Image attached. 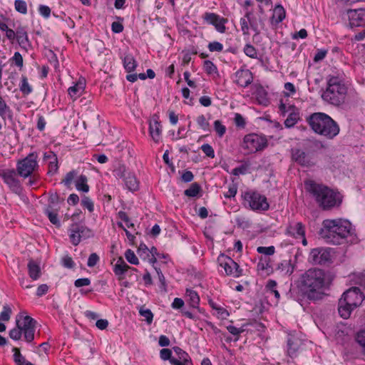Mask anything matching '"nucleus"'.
<instances>
[{
  "instance_id": "obj_13",
  "label": "nucleus",
  "mask_w": 365,
  "mask_h": 365,
  "mask_svg": "<svg viewBox=\"0 0 365 365\" xmlns=\"http://www.w3.org/2000/svg\"><path fill=\"white\" fill-rule=\"evenodd\" d=\"M69 237L71 243L76 246L81 239L88 238L91 235V231L84 225L78 223H73L69 228Z\"/></svg>"
},
{
  "instance_id": "obj_8",
  "label": "nucleus",
  "mask_w": 365,
  "mask_h": 365,
  "mask_svg": "<svg viewBox=\"0 0 365 365\" xmlns=\"http://www.w3.org/2000/svg\"><path fill=\"white\" fill-rule=\"evenodd\" d=\"M245 204L253 210H267L269 205L264 195L255 191H247L242 195Z\"/></svg>"
},
{
  "instance_id": "obj_49",
  "label": "nucleus",
  "mask_w": 365,
  "mask_h": 365,
  "mask_svg": "<svg viewBox=\"0 0 365 365\" xmlns=\"http://www.w3.org/2000/svg\"><path fill=\"white\" fill-rule=\"evenodd\" d=\"M115 175L117 178L124 179L126 177L127 173H128L126 170V168L124 165L120 164L114 170Z\"/></svg>"
},
{
  "instance_id": "obj_59",
  "label": "nucleus",
  "mask_w": 365,
  "mask_h": 365,
  "mask_svg": "<svg viewBox=\"0 0 365 365\" xmlns=\"http://www.w3.org/2000/svg\"><path fill=\"white\" fill-rule=\"evenodd\" d=\"M207 47H208V49L210 50V51H211V52H215V51L220 52L223 49V45L221 43L217 42V41L210 42L208 44Z\"/></svg>"
},
{
  "instance_id": "obj_31",
  "label": "nucleus",
  "mask_w": 365,
  "mask_h": 365,
  "mask_svg": "<svg viewBox=\"0 0 365 365\" xmlns=\"http://www.w3.org/2000/svg\"><path fill=\"white\" fill-rule=\"evenodd\" d=\"M186 295L188 297L190 306L193 308H197L200 302V297L197 293L192 289H187Z\"/></svg>"
},
{
  "instance_id": "obj_52",
  "label": "nucleus",
  "mask_w": 365,
  "mask_h": 365,
  "mask_svg": "<svg viewBox=\"0 0 365 365\" xmlns=\"http://www.w3.org/2000/svg\"><path fill=\"white\" fill-rule=\"evenodd\" d=\"M214 128L219 137H222L226 132L225 126L218 120L214 122Z\"/></svg>"
},
{
  "instance_id": "obj_16",
  "label": "nucleus",
  "mask_w": 365,
  "mask_h": 365,
  "mask_svg": "<svg viewBox=\"0 0 365 365\" xmlns=\"http://www.w3.org/2000/svg\"><path fill=\"white\" fill-rule=\"evenodd\" d=\"M177 358L174 357L170 359V364L173 365H191V359L185 351L181 349L180 347L175 346L173 348Z\"/></svg>"
},
{
  "instance_id": "obj_3",
  "label": "nucleus",
  "mask_w": 365,
  "mask_h": 365,
  "mask_svg": "<svg viewBox=\"0 0 365 365\" xmlns=\"http://www.w3.org/2000/svg\"><path fill=\"white\" fill-rule=\"evenodd\" d=\"M307 190L313 195L319 206L324 210L339 206L341 203L340 193L325 185L310 182L307 185Z\"/></svg>"
},
{
  "instance_id": "obj_47",
  "label": "nucleus",
  "mask_w": 365,
  "mask_h": 365,
  "mask_svg": "<svg viewBox=\"0 0 365 365\" xmlns=\"http://www.w3.org/2000/svg\"><path fill=\"white\" fill-rule=\"evenodd\" d=\"M202 18L207 23L212 24L216 23V21H219L220 16L215 13L206 12Z\"/></svg>"
},
{
  "instance_id": "obj_9",
  "label": "nucleus",
  "mask_w": 365,
  "mask_h": 365,
  "mask_svg": "<svg viewBox=\"0 0 365 365\" xmlns=\"http://www.w3.org/2000/svg\"><path fill=\"white\" fill-rule=\"evenodd\" d=\"M36 322L29 316H24V313H19L16 318V324L22 330L24 339L27 342H31L34 339V332Z\"/></svg>"
},
{
  "instance_id": "obj_17",
  "label": "nucleus",
  "mask_w": 365,
  "mask_h": 365,
  "mask_svg": "<svg viewBox=\"0 0 365 365\" xmlns=\"http://www.w3.org/2000/svg\"><path fill=\"white\" fill-rule=\"evenodd\" d=\"M235 82L242 87H246L253 81L251 71L246 68H241L235 73Z\"/></svg>"
},
{
  "instance_id": "obj_60",
  "label": "nucleus",
  "mask_w": 365,
  "mask_h": 365,
  "mask_svg": "<svg viewBox=\"0 0 365 365\" xmlns=\"http://www.w3.org/2000/svg\"><path fill=\"white\" fill-rule=\"evenodd\" d=\"M76 175V173L74 170L70 171L66 174L65 178L62 180V182H63L65 185L69 186L74 179Z\"/></svg>"
},
{
  "instance_id": "obj_35",
  "label": "nucleus",
  "mask_w": 365,
  "mask_h": 365,
  "mask_svg": "<svg viewBox=\"0 0 365 365\" xmlns=\"http://www.w3.org/2000/svg\"><path fill=\"white\" fill-rule=\"evenodd\" d=\"M203 68L205 71L211 76H218V71L217 66L210 60L204 61Z\"/></svg>"
},
{
  "instance_id": "obj_10",
  "label": "nucleus",
  "mask_w": 365,
  "mask_h": 365,
  "mask_svg": "<svg viewBox=\"0 0 365 365\" xmlns=\"http://www.w3.org/2000/svg\"><path fill=\"white\" fill-rule=\"evenodd\" d=\"M267 145V140L264 136L256 133H250L244 137L242 147L250 153L262 150Z\"/></svg>"
},
{
  "instance_id": "obj_58",
  "label": "nucleus",
  "mask_w": 365,
  "mask_h": 365,
  "mask_svg": "<svg viewBox=\"0 0 365 365\" xmlns=\"http://www.w3.org/2000/svg\"><path fill=\"white\" fill-rule=\"evenodd\" d=\"M197 123L203 130H209V123L203 115H199L197 118Z\"/></svg>"
},
{
  "instance_id": "obj_32",
  "label": "nucleus",
  "mask_w": 365,
  "mask_h": 365,
  "mask_svg": "<svg viewBox=\"0 0 365 365\" xmlns=\"http://www.w3.org/2000/svg\"><path fill=\"white\" fill-rule=\"evenodd\" d=\"M257 268L258 271L264 272V273L268 275L272 272V266L269 262V260L266 258H261L257 263Z\"/></svg>"
},
{
  "instance_id": "obj_64",
  "label": "nucleus",
  "mask_w": 365,
  "mask_h": 365,
  "mask_svg": "<svg viewBox=\"0 0 365 365\" xmlns=\"http://www.w3.org/2000/svg\"><path fill=\"white\" fill-rule=\"evenodd\" d=\"M12 60L15 63L16 66H17L19 68H22L24 61L23 57L19 52L14 53Z\"/></svg>"
},
{
  "instance_id": "obj_7",
  "label": "nucleus",
  "mask_w": 365,
  "mask_h": 365,
  "mask_svg": "<svg viewBox=\"0 0 365 365\" xmlns=\"http://www.w3.org/2000/svg\"><path fill=\"white\" fill-rule=\"evenodd\" d=\"M37 159V153L33 152L29 153L25 158L19 160L16 164L18 175L24 178L30 176L38 167Z\"/></svg>"
},
{
  "instance_id": "obj_2",
  "label": "nucleus",
  "mask_w": 365,
  "mask_h": 365,
  "mask_svg": "<svg viewBox=\"0 0 365 365\" xmlns=\"http://www.w3.org/2000/svg\"><path fill=\"white\" fill-rule=\"evenodd\" d=\"M319 235L327 242L333 245L347 243L354 235L349 221L344 219L324 220Z\"/></svg>"
},
{
  "instance_id": "obj_37",
  "label": "nucleus",
  "mask_w": 365,
  "mask_h": 365,
  "mask_svg": "<svg viewBox=\"0 0 365 365\" xmlns=\"http://www.w3.org/2000/svg\"><path fill=\"white\" fill-rule=\"evenodd\" d=\"M355 341L360 346L363 354L365 355V329L356 334Z\"/></svg>"
},
{
  "instance_id": "obj_56",
  "label": "nucleus",
  "mask_w": 365,
  "mask_h": 365,
  "mask_svg": "<svg viewBox=\"0 0 365 365\" xmlns=\"http://www.w3.org/2000/svg\"><path fill=\"white\" fill-rule=\"evenodd\" d=\"M201 150L207 157L211 158H215V151L210 145L207 143L203 144L201 146Z\"/></svg>"
},
{
  "instance_id": "obj_53",
  "label": "nucleus",
  "mask_w": 365,
  "mask_h": 365,
  "mask_svg": "<svg viewBox=\"0 0 365 365\" xmlns=\"http://www.w3.org/2000/svg\"><path fill=\"white\" fill-rule=\"evenodd\" d=\"M258 253L263 254L267 256H270L274 254L275 248L274 246L269 247H258L257 248Z\"/></svg>"
},
{
  "instance_id": "obj_6",
  "label": "nucleus",
  "mask_w": 365,
  "mask_h": 365,
  "mask_svg": "<svg viewBox=\"0 0 365 365\" xmlns=\"http://www.w3.org/2000/svg\"><path fill=\"white\" fill-rule=\"evenodd\" d=\"M346 95L347 87L342 79L338 76H330L322 98L329 103L339 106L345 102Z\"/></svg>"
},
{
  "instance_id": "obj_23",
  "label": "nucleus",
  "mask_w": 365,
  "mask_h": 365,
  "mask_svg": "<svg viewBox=\"0 0 365 365\" xmlns=\"http://www.w3.org/2000/svg\"><path fill=\"white\" fill-rule=\"evenodd\" d=\"M123 181L126 187L129 190L135 192L139 189V182L134 173H128L126 177L123 179Z\"/></svg>"
},
{
  "instance_id": "obj_51",
  "label": "nucleus",
  "mask_w": 365,
  "mask_h": 365,
  "mask_svg": "<svg viewBox=\"0 0 365 365\" xmlns=\"http://www.w3.org/2000/svg\"><path fill=\"white\" fill-rule=\"evenodd\" d=\"M11 314V309L8 305L4 306L3 311L0 314V321H9L10 319Z\"/></svg>"
},
{
  "instance_id": "obj_40",
  "label": "nucleus",
  "mask_w": 365,
  "mask_h": 365,
  "mask_svg": "<svg viewBox=\"0 0 365 365\" xmlns=\"http://www.w3.org/2000/svg\"><path fill=\"white\" fill-rule=\"evenodd\" d=\"M11 113V109L9 106L6 104V101L3 99V98L0 96V116L5 119L7 114Z\"/></svg>"
},
{
  "instance_id": "obj_26",
  "label": "nucleus",
  "mask_w": 365,
  "mask_h": 365,
  "mask_svg": "<svg viewBox=\"0 0 365 365\" xmlns=\"http://www.w3.org/2000/svg\"><path fill=\"white\" fill-rule=\"evenodd\" d=\"M28 269L29 277L34 279H38L41 274V268L38 264H36L34 261L30 260L28 263Z\"/></svg>"
},
{
  "instance_id": "obj_61",
  "label": "nucleus",
  "mask_w": 365,
  "mask_h": 365,
  "mask_svg": "<svg viewBox=\"0 0 365 365\" xmlns=\"http://www.w3.org/2000/svg\"><path fill=\"white\" fill-rule=\"evenodd\" d=\"M249 25H250V24H249V21H247V19H246L244 17L241 18L240 26H241V30H242L243 34H245V35L249 34V31H250Z\"/></svg>"
},
{
  "instance_id": "obj_45",
  "label": "nucleus",
  "mask_w": 365,
  "mask_h": 365,
  "mask_svg": "<svg viewBox=\"0 0 365 365\" xmlns=\"http://www.w3.org/2000/svg\"><path fill=\"white\" fill-rule=\"evenodd\" d=\"M140 316L143 317L148 324H150L153 322V314L150 309L140 308L139 310Z\"/></svg>"
},
{
  "instance_id": "obj_44",
  "label": "nucleus",
  "mask_w": 365,
  "mask_h": 365,
  "mask_svg": "<svg viewBox=\"0 0 365 365\" xmlns=\"http://www.w3.org/2000/svg\"><path fill=\"white\" fill-rule=\"evenodd\" d=\"M14 6L15 9L22 14H26L27 13L26 3L24 0H16L14 2Z\"/></svg>"
},
{
  "instance_id": "obj_43",
  "label": "nucleus",
  "mask_w": 365,
  "mask_h": 365,
  "mask_svg": "<svg viewBox=\"0 0 365 365\" xmlns=\"http://www.w3.org/2000/svg\"><path fill=\"white\" fill-rule=\"evenodd\" d=\"M299 118L297 114L294 113H290L287 118L284 121V125L287 128H292L293 127L298 121Z\"/></svg>"
},
{
  "instance_id": "obj_12",
  "label": "nucleus",
  "mask_w": 365,
  "mask_h": 365,
  "mask_svg": "<svg viewBox=\"0 0 365 365\" xmlns=\"http://www.w3.org/2000/svg\"><path fill=\"white\" fill-rule=\"evenodd\" d=\"M217 262L224 269L226 275L237 278L242 274V269L231 257L222 254L218 257Z\"/></svg>"
},
{
  "instance_id": "obj_33",
  "label": "nucleus",
  "mask_w": 365,
  "mask_h": 365,
  "mask_svg": "<svg viewBox=\"0 0 365 365\" xmlns=\"http://www.w3.org/2000/svg\"><path fill=\"white\" fill-rule=\"evenodd\" d=\"M76 187L78 190L87 192L89 190V186L87 184V178L85 175H80L76 182Z\"/></svg>"
},
{
  "instance_id": "obj_22",
  "label": "nucleus",
  "mask_w": 365,
  "mask_h": 365,
  "mask_svg": "<svg viewBox=\"0 0 365 365\" xmlns=\"http://www.w3.org/2000/svg\"><path fill=\"white\" fill-rule=\"evenodd\" d=\"M122 257H119L114 265L113 272L118 277V279L121 280L124 278L125 273L130 269Z\"/></svg>"
},
{
  "instance_id": "obj_1",
  "label": "nucleus",
  "mask_w": 365,
  "mask_h": 365,
  "mask_svg": "<svg viewBox=\"0 0 365 365\" xmlns=\"http://www.w3.org/2000/svg\"><path fill=\"white\" fill-rule=\"evenodd\" d=\"M298 283L309 300H320L324 295L323 289L327 285L325 272L319 268H310L300 275Z\"/></svg>"
},
{
  "instance_id": "obj_42",
  "label": "nucleus",
  "mask_w": 365,
  "mask_h": 365,
  "mask_svg": "<svg viewBox=\"0 0 365 365\" xmlns=\"http://www.w3.org/2000/svg\"><path fill=\"white\" fill-rule=\"evenodd\" d=\"M12 351L14 352V361L17 365H22L26 361L21 355L19 348L14 347Z\"/></svg>"
},
{
  "instance_id": "obj_14",
  "label": "nucleus",
  "mask_w": 365,
  "mask_h": 365,
  "mask_svg": "<svg viewBox=\"0 0 365 365\" xmlns=\"http://www.w3.org/2000/svg\"><path fill=\"white\" fill-rule=\"evenodd\" d=\"M14 169H6L0 171V177L9 188L16 193L21 191L19 180L16 178V173Z\"/></svg>"
},
{
  "instance_id": "obj_63",
  "label": "nucleus",
  "mask_w": 365,
  "mask_h": 365,
  "mask_svg": "<svg viewBox=\"0 0 365 365\" xmlns=\"http://www.w3.org/2000/svg\"><path fill=\"white\" fill-rule=\"evenodd\" d=\"M160 355L163 360H169L170 361V359L173 358V356H172V351L169 349H161Z\"/></svg>"
},
{
  "instance_id": "obj_25",
  "label": "nucleus",
  "mask_w": 365,
  "mask_h": 365,
  "mask_svg": "<svg viewBox=\"0 0 365 365\" xmlns=\"http://www.w3.org/2000/svg\"><path fill=\"white\" fill-rule=\"evenodd\" d=\"M85 88V83L82 81H78L74 86H71L68 89V95L73 99H76L83 92Z\"/></svg>"
},
{
  "instance_id": "obj_55",
  "label": "nucleus",
  "mask_w": 365,
  "mask_h": 365,
  "mask_svg": "<svg viewBox=\"0 0 365 365\" xmlns=\"http://www.w3.org/2000/svg\"><path fill=\"white\" fill-rule=\"evenodd\" d=\"M81 205L83 207L88 209L90 212L94 210V205L93 201L87 196H83L81 200Z\"/></svg>"
},
{
  "instance_id": "obj_4",
  "label": "nucleus",
  "mask_w": 365,
  "mask_h": 365,
  "mask_svg": "<svg viewBox=\"0 0 365 365\" xmlns=\"http://www.w3.org/2000/svg\"><path fill=\"white\" fill-rule=\"evenodd\" d=\"M312 130L320 135L331 139L338 135L339 127L337 123L324 113H314L307 118Z\"/></svg>"
},
{
  "instance_id": "obj_28",
  "label": "nucleus",
  "mask_w": 365,
  "mask_h": 365,
  "mask_svg": "<svg viewBox=\"0 0 365 365\" xmlns=\"http://www.w3.org/2000/svg\"><path fill=\"white\" fill-rule=\"evenodd\" d=\"M285 18V10L281 5H277L274 9L272 21L279 24Z\"/></svg>"
},
{
  "instance_id": "obj_48",
  "label": "nucleus",
  "mask_w": 365,
  "mask_h": 365,
  "mask_svg": "<svg viewBox=\"0 0 365 365\" xmlns=\"http://www.w3.org/2000/svg\"><path fill=\"white\" fill-rule=\"evenodd\" d=\"M227 20L224 18H220L219 21H216V23L212 24L215 29L220 33H225L226 30L225 24Z\"/></svg>"
},
{
  "instance_id": "obj_5",
  "label": "nucleus",
  "mask_w": 365,
  "mask_h": 365,
  "mask_svg": "<svg viewBox=\"0 0 365 365\" xmlns=\"http://www.w3.org/2000/svg\"><path fill=\"white\" fill-rule=\"evenodd\" d=\"M365 299L359 287H353L344 292L339 300L338 312L344 319L349 318L351 312L359 307Z\"/></svg>"
},
{
  "instance_id": "obj_54",
  "label": "nucleus",
  "mask_w": 365,
  "mask_h": 365,
  "mask_svg": "<svg viewBox=\"0 0 365 365\" xmlns=\"http://www.w3.org/2000/svg\"><path fill=\"white\" fill-rule=\"evenodd\" d=\"M252 12L250 11H247L245 17L247 21H249L250 27L255 31L256 34H258L259 33L257 26L256 23L254 21V20L252 19Z\"/></svg>"
},
{
  "instance_id": "obj_38",
  "label": "nucleus",
  "mask_w": 365,
  "mask_h": 365,
  "mask_svg": "<svg viewBox=\"0 0 365 365\" xmlns=\"http://www.w3.org/2000/svg\"><path fill=\"white\" fill-rule=\"evenodd\" d=\"M201 188L200 186L197 183L194 182L191 184L190 187L184 191V194L187 197H195L200 192Z\"/></svg>"
},
{
  "instance_id": "obj_15",
  "label": "nucleus",
  "mask_w": 365,
  "mask_h": 365,
  "mask_svg": "<svg viewBox=\"0 0 365 365\" xmlns=\"http://www.w3.org/2000/svg\"><path fill=\"white\" fill-rule=\"evenodd\" d=\"M349 24L351 27L363 26L365 25V10L354 9L348 11Z\"/></svg>"
},
{
  "instance_id": "obj_24",
  "label": "nucleus",
  "mask_w": 365,
  "mask_h": 365,
  "mask_svg": "<svg viewBox=\"0 0 365 365\" xmlns=\"http://www.w3.org/2000/svg\"><path fill=\"white\" fill-rule=\"evenodd\" d=\"M149 133L151 138L155 143H158L160 141L161 135V126L157 120H153V121L150 123Z\"/></svg>"
},
{
  "instance_id": "obj_27",
  "label": "nucleus",
  "mask_w": 365,
  "mask_h": 365,
  "mask_svg": "<svg viewBox=\"0 0 365 365\" xmlns=\"http://www.w3.org/2000/svg\"><path fill=\"white\" fill-rule=\"evenodd\" d=\"M287 353L289 356L294 357L300 347V341L297 339H289L287 341Z\"/></svg>"
},
{
  "instance_id": "obj_41",
  "label": "nucleus",
  "mask_w": 365,
  "mask_h": 365,
  "mask_svg": "<svg viewBox=\"0 0 365 365\" xmlns=\"http://www.w3.org/2000/svg\"><path fill=\"white\" fill-rule=\"evenodd\" d=\"M277 287V282L274 280L270 279L267 282L266 285V289L267 291L270 292L271 294H273L276 299L279 300L280 295L279 292L275 289Z\"/></svg>"
},
{
  "instance_id": "obj_20",
  "label": "nucleus",
  "mask_w": 365,
  "mask_h": 365,
  "mask_svg": "<svg viewBox=\"0 0 365 365\" xmlns=\"http://www.w3.org/2000/svg\"><path fill=\"white\" fill-rule=\"evenodd\" d=\"M43 160L48 161V173L51 175L56 173L58 169L57 155L53 151L46 152L43 155Z\"/></svg>"
},
{
  "instance_id": "obj_39",
  "label": "nucleus",
  "mask_w": 365,
  "mask_h": 365,
  "mask_svg": "<svg viewBox=\"0 0 365 365\" xmlns=\"http://www.w3.org/2000/svg\"><path fill=\"white\" fill-rule=\"evenodd\" d=\"M19 89L24 95H29L32 91V88L29 85L27 78L25 76H22L21 77V84L19 85Z\"/></svg>"
},
{
  "instance_id": "obj_21",
  "label": "nucleus",
  "mask_w": 365,
  "mask_h": 365,
  "mask_svg": "<svg viewBox=\"0 0 365 365\" xmlns=\"http://www.w3.org/2000/svg\"><path fill=\"white\" fill-rule=\"evenodd\" d=\"M292 158L293 160L302 166L309 165V160L307 154L300 149H292Z\"/></svg>"
},
{
  "instance_id": "obj_29",
  "label": "nucleus",
  "mask_w": 365,
  "mask_h": 365,
  "mask_svg": "<svg viewBox=\"0 0 365 365\" xmlns=\"http://www.w3.org/2000/svg\"><path fill=\"white\" fill-rule=\"evenodd\" d=\"M123 66L126 71L128 73H130L135 69L137 66V63L132 55H126L124 57Z\"/></svg>"
},
{
  "instance_id": "obj_11",
  "label": "nucleus",
  "mask_w": 365,
  "mask_h": 365,
  "mask_svg": "<svg viewBox=\"0 0 365 365\" xmlns=\"http://www.w3.org/2000/svg\"><path fill=\"white\" fill-rule=\"evenodd\" d=\"M308 262L314 265H326L331 262V249L317 247L311 250Z\"/></svg>"
},
{
  "instance_id": "obj_34",
  "label": "nucleus",
  "mask_w": 365,
  "mask_h": 365,
  "mask_svg": "<svg viewBox=\"0 0 365 365\" xmlns=\"http://www.w3.org/2000/svg\"><path fill=\"white\" fill-rule=\"evenodd\" d=\"M255 95L257 101L260 104L267 105L269 101L267 97V92L262 86H259L257 88Z\"/></svg>"
},
{
  "instance_id": "obj_18",
  "label": "nucleus",
  "mask_w": 365,
  "mask_h": 365,
  "mask_svg": "<svg viewBox=\"0 0 365 365\" xmlns=\"http://www.w3.org/2000/svg\"><path fill=\"white\" fill-rule=\"evenodd\" d=\"M286 234L296 239L304 237L305 235V226L300 222H289Z\"/></svg>"
},
{
  "instance_id": "obj_19",
  "label": "nucleus",
  "mask_w": 365,
  "mask_h": 365,
  "mask_svg": "<svg viewBox=\"0 0 365 365\" xmlns=\"http://www.w3.org/2000/svg\"><path fill=\"white\" fill-rule=\"evenodd\" d=\"M16 40L19 46L26 51H28L31 48V45L29 40L28 34L24 28H18L16 29Z\"/></svg>"
},
{
  "instance_id": "obj_46",
  "label": "nucleus",
  "mask_w": 365,
  "mask_h": 365,
  "mask_svg": "<svg viewBox=\"0 0 365 365\" xmlns=\"http://www.w3.org/2000/svg\"><path fill=\"white\" fill-rule=\"evenodd\" d=\"M244 53L252 58H257V52L256 48L251 44H246L244 48Z\"/></svg>"
},
{
  "instance_id": "obj_57",
  "label": "nucleus",
  "mask_w": 365,
  "mask_h": 365,
  "mask_svg": "<svg viewBox=\"0 0 365 365\" xmlns=\"http://www.w3.org/2000/svg\"><path fill=\"white\" fill-rule=\"evenodd\" d=\"M22 334V330L17 326L9 331V337L16 341L19 340Z\"/></svg>"
},
{
  "instance_id": "obj_62",
  "label": "nucleus",
  "mask_w": 365,
  "mask_h": 365,
  "mask_svg": "<svg viewBox=\"0 0 365 365\" xmlns=\"http://www.w3.org/2000/svg\"><path fill=\"white\" fill-rule=\"evenodd\" d=\"M98 261H99V257L98 256V255L96 253H92L90 255V256L88 257L87 265L89 267H93L95 265H96V264L98 263Z\"/></svg>"
},
{
  "instance_id": "obj_50",
  "label": "nucleus",
  "mask_w": 365,
  "mask_h": 365,
  "mask_svg": "<svg viewBox=\"0 0 365 365\" xmlns=\"http://www.w3.org/2000/svg\"><path fill=\"white\" fill-rule=\"evenodd\" d=\"M125 257L126 259L132 264H138L139 261L138 257L135 256L133 251L131 250H128L125 253Z\"/></svg>"
},
{
  "instance_id": "obj_30",
  "label": "nucleus",
  "mask_w": 365,
  "mask_h": 365,
  "mask_svg": "<svg viewBox=\"0 0 365 365\" xmlns=\"http://www.w3.org/2000/svg\"><path fill=\"white\" fill-rule=\"evenodd\" d=\"M278 269L284 272V274L291 275L294 270V265L291 260H284L278 265Z\"/></svg>"
},
{
  "instance_id": "obj_36",
  "label": "nucleus",
  "mask_w": 365,
  "mask_h": 365,
  "mask_svg": "<svg viewBox=\"0 0 365 365\" xmlns=\"http://www.w3.org/2000/svg\"><path fill=\"white\" fill-rule=\"evenodd\" d=\"M45 212L52 224L56 225L57 227H60L61 224L58 219V215L56 212L53 211V207H51V205L46 208Z\"/></svg>"
}]
</instances>
